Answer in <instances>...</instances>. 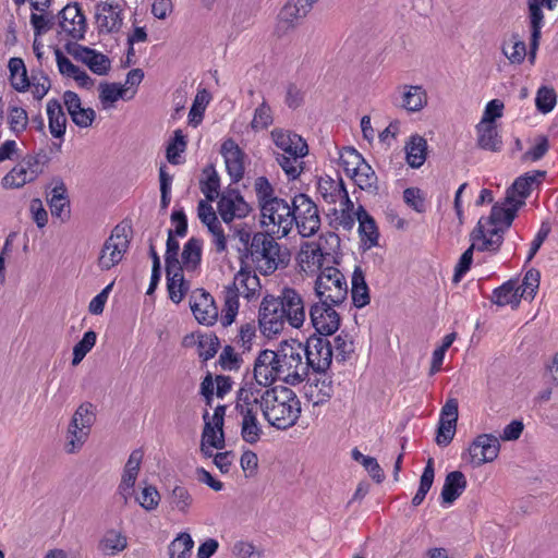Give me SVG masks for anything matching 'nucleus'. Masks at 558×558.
<instances>
[{"label": "nucleus", "mask_w": 558, "mask_h": 558, "mask_svg": "<svg viewBox=\"0 0 558 558\" xmlns=\"http://www.w3.org/2000/svg\"><path fill=\"white\" fill-rule=\"evenodd\" d=\"M262 412L265 420L278 429H287L300 416V400L295 392L284 386L264 389Z\"/></svg>", "instance_id": "obj_1"}, {"label": "nucleus", "mask_w": 558, "mask_h": 558, "mask_svg": "<svg viewBox=\"0 0 558 558\" xmlns=\"http://www.w3.org/2000/svg\"><path fill=\"white\" fill-rule=\"evenodd\" d=\"M270 137L280 150L275 154L276 161L290 180L298 179L304 170L303 158L308 154L305 140L296 133L279 128L270 132Z\"/></svg>", "instance_id": "obj_2"}, {"label": "nucleus", "mask_w": 558, "mask_h": 558, "mask_svg": "<svg viewBox=\"0 0 558 558\" xmlns=\"http://www.w3.org/2000/svg\"><path fill=\"white\" fill-rule=\"evenodd\" d=\"M274 235L269 231L256 232L247 247V257H251L263 275L274 274L279 267H284L288 262V255L281 252Z\"/></svg>", "instance_id": "obj_3"}, {"label": "nucleus", "mask_w": 558, "mask_h": 558, "mask_svg": "<svg viewBox=\"0 0 558 558\" xmlns=\"http://www.w3.org/2000/svg\"><path fill=\"white\" fill-rule=\"evenodd\" d=\"M260 225L271 234L286 236L293 228L294 216L292 202L275 198L259 207Z\"/></svg>", "instance_id": "obj_4"}, {"label": "nucleus", "mask_w": 558, "mask_h": 558, "mask_svg": "<svg viewBox=\"0 0 558 558\" xmlns=\"http://www.w3.org/2000/svg\"><path fill=\"white\" fill-rule=\"evenodd\" d=\"M281 381L288 385H299L306 379L308 372L304 362L302 342L284 341L279 345Z\"/></svg>", "instance_id": "obj_5"}, {"label": "nucleus", "mask_w": 558, "mask_h": 558, "mask_svg": "<svg viewBox=\"0 0 558 558\" xmlns=\"http://www.w3.org/2000/svg\"><path fill=\"white\" fill-rule=\"evenodd\" d=\"M318 301L340 305L347 300L349 287L344 275L336 267H325L314 286Z\"/></svg>", "instance_id": "obj_6"}, {"label": "nucleus", "mask_w": 558, "mask_h": 558, "mask_svg": "<svg viewBox=\"0 0 558 558\" xmlns=\"http://www.w3.org/2000/svg\"><path fill=\"white\" fill-rule=\"evenodd\" d=\"M130 247V238L126 227L118 225L105 241L97 260L101 270H109L117 266Z\"/></svg>", "instance_id": "obj_7"}, {"label": "nucleus", "mask_w": 558, "mask_h": 558, "mask_svg": "<svg viewBox=\"0 0 558 558\" xmlns=\"http://www.w3.org/2000/svg\"><path fill=\"white\" fill-rule=\"evenodd\" d=\"M293 226H296L299 233L303 238L314 235L320 228V217L317 205L303 193L296 194L292 198Z\"/></svg>", "instance_id": "obj_8"}, {"label": "nucleus", "mask_w": 558, "mask_h": 558, "mask_svg": "<svg viewBox=\"0 0 558 558\" xmlns=\"http://www.w3.org/2000/svg\"><path fill=\"white\" fill-rule=\"evenodd\" d=\"M304 351V362L307 368L315 373L323 374L330 367L333 356V350L330 341L323 336L310 337L305 344L302 343Z\"/></svg>", "instance_id": "obj_9"}, {"label": "nucleus", "mask_w": 558, "mask_h": 558, "mask_svg": "<svg viewBox=\"0 0 558 558\" xmlns=\"http://www.w3.org/2000/svg\"><path fill=\"white\" fill-rule=\"evenodd\" d=\"M254 378L257 387L269 388L275 381H281L279 348L265 349L259 352L254 362Z\"/></svg>", "instance_id": "obj_10"}, {"label": "nucleus", "mask_w": 558, "mask_h": 558, "mask_svg": "<svg viewBox=\"0 0 558 558\" xmlns=\"http://www.w3.org/2000/svg\"><path fill=\"white\" fill-rule=\"evenodd\" d=\"M275 301L292 328H301L306 319L305 303L302 294L293 288L284 287Z\"/></svg>", "instance_id": "obj_11"}, {"label": "nucleus", "mask_w": 558, "mask_h": 558, "mask_svg": "<svg viewBox=\"0 0 558 558\" xmlns=\"http://www.w3.org/2000/svg\"><path fill=\"white\" fill-rule=\"evenodd\" d=\"M58 34L63 39L80 40L86 32V19L77 3L65 5L58 14Z\"/></svg>", "instance_id": "obj_12"}, {"label": "nucleus", "mask_w": 558, "mask_h": 558, "mask_svg": "<svg viewBox=\"0 0 558 558\" xmlns=\"http://www.w3.org/2000/svg\"><path fill=\"white\" fill-rule=\"evenodd\" d=\"M258 323L262 332L266 337H272L280 333L288 322L279 310L275 296L267 295L263 299L259 306Z\"/></svg>", "instance_id": "obj_13"}, {"label": "nucleus", "mask_w": 558, "mask_h": 558, "mask_svg": "<svg viewBox=\"0 0 558 558\" xmlns=\"http://www.w3.org/2000/svg\"><path fill=\"white\" fill-rule=\"evenodd\" d=\"M333 306V304L318 301L310 307L312 325L319 336L327 337L339 329L340 316Z\"/></svg>", "instance_id": "obj_14"}, {"label": "nucleus", "mask_w": 558, "mask_h": 558, "mask_svg": "<svg viewBox=\"0 0 558 558\" xmlns=\"http://www.w3.org/2000/svg\"><path fill=\"white\" fill-rule=\"evenodd\" d=\"M248 275V270L241 268L234 277L231 284L227 286L223 291V310L221 315V324L227 327L230 326L239 312V296L242 295L244 290L245 278Z\"/></svg>", "instance_id": "obj_15"}, {"label": "nucleus", "mask_w": 558, "mask_h": 558, "mask_svg": "<svg viewBox=\"0 0 558 558\" xmlns=\"http://www.w3.org/2000/svg\"><path fill=\"white\" fill-rule=\"evenodd\" d=\"M251 211V207L244 201L238 190L223 192L218 202V213L226 223L234 219L245 218Z\"/></svg>", "instance_id": "obj_16"}, {"label": "nucleus", "mask_w": 558, "mask_h": 558, "mask_svg": "<svg viewBox=\"0 0 558 558\" xmlns=\"http://www.w3.org/2000/svg\"><path fill=\"white\" fill-rule=\"evenodd\" d=\"M558 0H529V17L531 24L530 59L533 61L539 45L541 31L544 25V14L541 5L553 11L557 7Z\"/></svg>", "instance_id": "obj_17"}, {"label": "nucleus", "mask_w": 558, "mask_h": 558, "mask_svg": "<svg viewBox=\"0 0 558 558\" xmlns=\"http://www.w3.org/2000/svg\"><path fill=\"white\" fill-rule=\"evenodd\" d=\"M458 421V401L449 399L441 409L435 441L447 447L453 439Z\"/></svg>", "instance_id": "obj_18"}, {"label": "nucleus", "mask_w": 558, "mask_h": 558, "mask_svg": "<svg viewBox=\"0 0 558 558\" xmlns=\"http://www.w3.org/2000/svg\"><path fill=\"white\" fill-rule=\"evenodd\" d=\"M143 457V451L135 449L131 452L124 465L121 482L118 486V495L122 498L124 505H126L134 495V486L141 470Z\"/></svg>", "instance_id": "obj_19"}, {"label": "nucleus", "mask_w": 558, "mask_h": 558, "mask_svg": "<svg viewBox=\"0 0 558 558\" xmlns=\"http://www.w3.org/2000/svg\"><path fill=\"white\" fill-rule=\"evenodd\" d=\"M190 306L198 323L213 325L218 318V308L213 296L203 289L194 291L190 298Z\"/></svg>", "instance_id": "obj_20"}, {"label": "nucleus", "mask_w": 558, "mask_h": 558, "mask_svg": "<svg viewBox=\"0 0 558 558\" xmlns=\"http://www.w3.org/2000/svg\"><path fill=\"white\" fill-rule=\"evenodd\" d=\"M197 215L199 220L207 227L209 233L213 235L216 252H225L227 248V238L213 206L206 201H199Z\"/></svg>", "instance_id": "obj_21"}, {"label": "nucleus", "mask_w": 558, "mask_h": 558, "mask_svg": "<svg viewBox=\"0 0 558 558\" xmlns=\"http://www.w3.org/2000/svg\"><path fill=\"white\" fill-rule=\"evenodd\" d=\"M511 197H506L494 204L490 208V229L507 232L511 227L518 210L520 209V202L512 203Z\"/></svg>", "instance_id": "obj_22"}, {"label": "nucleus", "mask_w": 558, "mask_h": 558, "mask_svg": "<svg viewBox=\"0 0 558 558\" xmlns=\"http://www.w3.org/2000/svg\"><path fill=\"white\" fill-rule=\"evenodd\" d=\"M264 389L253 385L245 384L238 392L235 410L241 416H257L258 410H262Z\"/></svg>", "instance_id": "obj_23"}, {"label": "nucleus", "mask_w": 558, "mask_h": 558, "mask_svg": "<svg viewBox=\"0 0 558 558\" xmlns=\"http://www.w3.org/2000/svg\"><path fill=\"white\" fill-rule=\"evenodd\" d=\"M123 22L122 9L118 4L102 2L96 7V24L99 33H118Z\"/></svg>", "instance_id": "obj_24"}, {"label": "nucleus", "mask_w": 558, "mask_h": 558, "mask_svg": "<svg viewBox=\"0 0 558 558\" xmlns=\"http://www.w3.org/2000/svg\"><path fill=\"white\" fill-rule=\"evenodd\" d=\"M221 154L229 175L234 182H239L244 175L242 150L233 140L229 138L222 143Z\"/></svg>", "instance_id": "obj_25"}, {"label": "nucleus", "mask_w": 558, "mask_h": 558, "mask_svg": "<svg viewBox=\"0 0 558 558\" xmlns=\"http://www.w3.org/2000/svg\"><path fill=\"white\" fill-rule=\"evenodd\" d=\"M544 172H529L519 177L512 185L507 190L506 197H511L512 203L520 202V208L525 204V198L530 195L532 186L539 182V178L544 177Z\"/></svg>", "instance_id": "obj_26"}, {"label": "nucleus", "mask_w": 558, "mask_h": 558, "mask_svg": "<svg viewBox=\"0 0 558 558\" xmlns=\"http://www.w3.org/2000/svg\"><path fill=\"white\" fill-rule=\"evenodd\" d=\"M300 265L305 272H319L324 269L325 254L317 243H306L299 254Z\"/></svg>", "instance_id": "obj_27"}, {"label": "nucleus", "mask_w": 558, "mask_h": 558, "mask_svg": "<svg viewBox=\"0 0 558 558\" xmlns=\"http://www.w3.org/2000/svg\"><path fill=\"white\" fill-rule=\"evenodd\" d=\"M317 190L323 199L328 204H336L341 197H347L344 182L339 175L337 179L329 175L320 177Z\"/></svg>", "instance_id": "obj_28"}, {"label": "nucleus", "mask_w": 558, "mask_h": 558, "mask_svg": "<svg viewBox=\"0 0 558 558\" xmlns=\"http://www.w3.org/2000/svg\"><path fill=\"white\" fill-rule=\"evenodd\" d=\"M51 215L60 218L62 221L69 218L70 201L64 182L58 180L56 186L51 191V197L48 198Z\"/></svg>", "instance_id": "obj_29"}, {"label": "nucleus", "mask_w": 558, "mask_h": 558, "mask_svg": "<svg viewBox=\"0 0 558 558\" xmlns=\"http://www.w3.org/2000/svg\"><path fill=\"white\" fill-rule=\"evenodd\" d=\"M488 434L476 436L469 445L463 459L472 466L480 468L488 461Z\"/></svg>", "instance_id": "obj_30"}, {"label": "nucleus", "mask_w": 558, "mask_h": 558, "mask_svg": "<svg viewBox=\"0 0 558 558\" xmlns=\"http://www.w3.org/2000/svg\"><path fill=\"white\" fill-rule=\"evenodd\" d=\"M49 131L54 138H62L66 129V116L59 100L50 99L47 102Z\"/></svg>", "instance_id": "obj_31"}, {"label": "nucleus", "mask_w": 558, "mask_h": 558, "mask_svg": "<svg viewBox=\"0 0 558 558\" xmlns=\"http://www.w3.org/2000/svg\"><path fill=\"white\" fill-rule=\"evenodd\" d=\"M167 274V288L169 298L175 304H179L186 292L189 291V283L184 280L182 267L166 269Z\"/></svg>", "instance_id": "obj_32"}, {"label": "nucleus", "mask_w": 558, "mask_h": 558, "mask_svg": "<svg viewBox=\"0 0 558 558\" xmlns=\"http://www.w3.org/2000/svg\"><path fill=\"white\" fill-rule=\"evenodd\" d=\"M466 487V480L461 471H452L447 474L441 490V498L445 504H452Z\"/></svg>", "instance_id": "obj_33"}, {"label": "nucleus", "mask_w": 558, "mask_h": 558, "mask_svg": "<svg viewBox=\"0 0 558 558\" xmlns=\"http://www.w3.org/2000/svg\"><path fill=\"white\" fill-rule=\"evenodd\" d=\"M356 220L359 221V232L362 241L367 242V247L378 245V231L373 217L364 209L363 206H359L356 210Z\"/></svg>", "instance_id": "obj_34"}, {"label": "nucleus", "mask_w": 558, "mask_h": 558, "mask_svg": "<svg viewBox=\"0 0 558 558\" xmlns=\"http://www.w3.org/2000/svg\"><path fill=\"white\" fill-rule=\"evenodd\" d=\"M427 104V94L422 86L404 85L401 107L409 112H417Z\"/></svg>", "instance_id": "obj_35"}, {"label": "nucleus", "mask_w": 558, "mask_h": 558, "mask_svg": "<svg viewBox=\"0 0 558 558\" xmlns=\"http://www.w3.org/2000/svg\"><path fill=\"white\" fill-rule=\"evenodd\" d=\"M427 143L420 135H412L405 145V159L410 167L420 168L426 160Z\"/></svg>", "instance_id": "obj_36"}, {"label": "nucleus", "mask_w": 558, "mask_h": 558, "mask_svg": "<svg viewBox=\"0 0 558 558\" xmlns=\"http://www.w3.org/2000/svg\"><path fill=\"white\" fill-rule=\"evenodd\" d=\"M518 291L519 288L515 287V283L508 281L494 290L490 302L497 306L510 305L511 308H515L522 299Z\"/></svg>", "instance_id": "obj_37"}, {"label": "nucleus", "mask_w": 558, "mask_h": 558, "mask_svg": "<svg viewBox=\"0 0 558 558\" xmlns=\"http://www.w3.org/2000/svg\"><path fill=\"white\" fill-rule=\"evenodd\" d=\"M51 158L49 154L45 149H39L37 153L33 155H26L21 165L27 171L31 179L34 181L44 173L45 169L48 167Z\"/></svg>", "instance_id": "obj_38"}, {"label": "nucleus", "mask_w": 558, "mask_h": 558, "mask_svg": "<svg viewBox=\"0 0 558 558\" xmlns=\"http://www.w3.org/2000/svg\"><path fill=\"white\" fill-rule=\"evenodd\" d=\"M203 242L197 238H191L183 246L182 251V269L187 271L195 270L202 260Z\"/></svg>", "instance_id": "obj_39"}, {"label": "nucleus", "mask_w": 558, "mask_h": 558, "mask_svg": "<svg viewBox=\"0 0 558 558\" xmlns=\"http://www.w3.org/2000/svg\"><path fill=\"white\" fill-rule=\"evenodd\" d=\"M351 296L353 304L361 308L369 303L368 287L365 281L364 272L361 267H355L352 274Z\"/></svg>", "instance_id": "obj_40"}, {"label": "nucleus", "mask_w": 558, "mask_h": 558, "mask_svg": "<svg viewBox=\"0 0 558 558\" xmlns=\"http://www.w3.org/2000/svg\"><path fill=\"white\" fill-rule=\"evenodd\" d=\"M355 184L361 189L369 193L376 194L378 191V178L374 169L364 161L359 169H356L350 175Z\"/></svg>", "instance_id": "obj_41"}, {"label": "nucleus", "mask_w": 558, "mask_h": 558, "mask_svg": "<svg viewBox=\"0 0 558 558\" xmlns=\"http://www.w3.org/2000/svg\"><path fill=\"white\" fill-rule=\"evenodd\" d=\"M11 86L17 92H25L31 86L26 66L21 58H11L8 64Z\"/></svg>", "instance_id": "obj_42"}, {"label": "nucleus", "mask_w": 558, "mask_h": 558, "mask_svg": "<svg viewBox=\"0 0 558 558\" xmlns=\"http://www.w3.org/2000/svg\"><path fill=\"white\" fill-rule=\"evenodd\" d=\"M89 434V430L70 421L66 428L65 452L70 454L78 452L88 439Z\"/></svg>", "instance_id": "obj_43"}, {"label": "nucleus", "mask_w": 558, "mask_h": 558, "mask_svg": "<svg viewBox=\"0 0 558 558\" xmlns=\"http://www.w3.org/2000/svg\"><path fill=\"white\" fill-rule=\"evenodd\" d=\"M168 501L172 510L186 514L189 513L194 499L185 486L175 485L169 493Z\"/></svg>", "instance_id": "obj_44"}, {"label": "nucleus", "mask_w": 558, "mask_h": 558, "mask_svg": "<svg viewBox=\"0 0 558 558\" xmlns=\"http://www.w3.org/2000/svg\"><path fill=\"white\" fill-rule=\"evenodd\" d=\"M204 179L199 182L202 193L209 202L215 201L219 196L220 179L213 165H208L203 170Z\"/></svg>", "instance_id": "obj_45"}, {"label": "nucleus", "mask_w": 558, "mask_h": 558, "mask_svg": "<svg viewBox=\"0 0 558 558\" xmlns=\"http://www.w3.org/2000/svg\"><path fill=\"white\" fill-rule=\"evenodd\" d=\"M126 537L114 530L106 532L99 542V550L108 556H114L126 548Z\"/></svg>", "instance_id": "obj_46"}, {"label": "nucleus", "mask_w": 558, "mask_h": 558, "mask_svg": "<svg viewBox=\"0 0 558 558\" xmlns=\"http://www.w3.org/2000/svg\"><path fill=\"white\" fill-rule=\"evenodd\" d=\"M311 10L303 8L299 0L295 2H287L279 12V21L284 23L287 27H293L305 17Z\"/></svg>", "instance_id": "obj_47"}, {"label": "nucleus", "mask_w": 558, "mask_h": 558, "mask_svg": "<svg viewBox=\"0 0 558 558\" xmlns=\"http://www.w3.org/2000/svg\"><path fill=\"white\" fill-rule=\"evenodd\" d=\"M208 412L204 414L205 426L202 434V441L215 449H223L226 446L223 428H217L210 421H207Z\"/></svg>", "instance_id": "obj_48"}, {"label": "nucleus", "mask_w": 558, "mask_h": 558, "mask_svg": "<svg viewBox=\"0 0 558 558\" xmlns=\"http://www.w3.org/2000/svg\"><path fill=\"white\" fill-rule=\"evenodd\" d=\"M34 182L23 166L17 163L2 179L1 184L4 189H20L25 184Z\"/></svg>", "instance_id": "obj_49"}, {"label": "nucleus", "mask_w": 558, "mask_h": 558, "mask_svg": "<svg viewBox=\"0 0 558 558\" xmlns=\"http://www.w3.org/2000/svg\"><path fill=\"white\" fill-rule=\"evenodd\" d=\"M262 434L263 429L257 416H242L241 436L245 442L251 445L256 444L260 439Z\"/></svg>", "instance_id": "obj_50"}, {"label": "nucleus", "mask_w": 558, "mask_h": 558, "mask_svg": "<svg viewBox=\"0 0 558 558\" xmlns=\"http://www.w3.org/2000/svg\"><path fill=\"white\" fill-rule=\"evenodd\" d=\"M194 542L189 533H180L169 545L170 558H190Z\"/></svg>", "instance_id": "obj_51"}, {"label": "nucleus", "mask_w": 558, "mask_h": 558, "mask_svg": "<svg viewBox=\"0 0 558 558\" xmlns=\"http://www.w3.org/2000/svg\"><path fill=\"white\" fill-rule=\"evenodd\" d=\"M71 422L90 432L96 422L95 405L90 402L81 403L73 413Z\"/></svg>", "instance_id": "obj_52"}, {"label": "nucleus", "mask_w": 558, "mask_h": 558, "mask_svg": "<svg viewBox=\"0 0 558 558\" xmlns=\"http://www.w3.org/2000/svg\"><path fill=\"white\" fill-rule=\"evenodd\" d=\"M28 114L25 109L11 106L8 109V124L12 133L19 136L28 125Z\"/></svg>", "instance_id": "obj_53"}, {"label": "nucleus", "mask_w": 558, "mask_h": 558, "mask_svg": "<svg viewBox=\"0 0 558 558\" xmlns=\"http://www.w3.org/2000/svg\"><path fill=\"white\" fill-rule=\"evenodd\" d=\"M99 90V99L104 108H109L113 102L124 97L126 88L117 83H101Z\"/></svg>", "instance_id": "obj_54"}, {"label": "nucleus", "mask_w": 558, "mask_h": 558, "mask_svg": "<svg viewBox=\"0 0 558 558\" xmlns=\"http://www.w3.org/2000/svg\"><path fill=\"white\" fill-rule=\"evenodd\" d=\"M272 122V110L268 102L264 99L254 111V116L251 121V128L254 131H260L270 126Z\"/></svg>", "instance_id": "obj_55"}, {"label": "nucleus", "mask_w": 558, "mask_h": 558, "mask_svg": "<svg viewBox=\"0 0 558 558\" xmlns=\"http://www.w3.org/2000/svg\"><path fill=\"white\" fill-rule=\"evenodd\" d=\"M186 138L181 130H175L173 132V138L168 144L166 155L167 159L172 165L180 163V154L186 149Z\"/></svg>", "instance_id": "obj_56"}, {"label": "nucleus", "mask_w": 558, "mask_h": 558, "mask_svg": "<svg viewBox=\"0 0 558 558\" xmlns=\"http://www.w3.org/2000/svg\"><path fill=\"white\" fill-rule=\"evenodd\" d=\"M96 332L93 330L86 331L83 339L78 341L73 348L72 365H78L86 354L94 348L96 343Z\"/></svg>", "instance_id": "obj_57"}, {"label": "nucleus", "mask_w": 558, "mask_h": 558, "mask_svg": "<svg viewBox=\"0 0 558 558\" xmlns=\"http://www.w3.org/2000/svg\"><path fill=\"white\" fill-rule=\"evenodd\" d=\"M539 281H541V272L535 269L531 268L529 269L524 278L522 280V292L521 298L525 300H533L537 293V290L539 288Z\"/></svg>", "instance_id": "obj_58"}, {"label": "nucleus", "mask_w": 558, "mask_h": 558, "mask_svg": "<svg viewBox=\"0 0 558 558\" xmlns=\"http://www.w3.org/2000/svg\"><path fill=\"white\" fill-rule=\"evenodd\" d=\"M209 94L206 89L199 90L194 99L193 106L189 112V122L193 126H197L203 118L206 106L209 102Z\"/></svg>", "instance_id": "obj_59"}, {"label": "nucleus", "mask_w": 558, "mask_h": 558, "mask_svg": "<svg viewBox=\"0 0 558 558\" xmlns=\"http://www.w3.org/2000/svg\"><path fill=\"white\" fill-rule=\"evenodd\" d=\"M365 161L363 156L353 147H345L340 155V165L351 175Z\"/></svg>", "instance_id": "obj_60"}, {"label": "nucleus", "mask_w": 558, "mask_h": 558, "mask_svg": "<svg viewBox=\"0 0 558 558\" xmlns=\"http://www.w3.org/2000/svg\"><path fill=\"white\" fill-rule=\"evenodd\" d=\"M254 190L256 193L258 206L262 207L264 204L271 199L278 198L275 195L274 186L270 184L267 178L258 177L254 182Z\"/></svg>", "instance_id": "obj_61"}, {"label": "nucleus", "mask_w": 558, "mask_h": 558, "mask_svg": "<svg viewBox=\"0 0 558 558\" xmlns=\"http://www.w3.org/2000/svg\"><path fill=\"white\" fill-rule=\"evenodd\" d=\"M337 361H345L354 352V343L348 333L341 332L333 339Z\"/></svg>", "instance_id": "obj_62"}, {"label": "nucleus", "mask_w": 558, "mask_h": 558, "mask_svg": "<svg viewBox=\"0 0 558 558\" xmlns=\"http://www.w3.org/2000/svg\"><path fill=\"white\" fill-rule=\"evenodd\" d=\"M198 355L204 361L213 359L219 349V339L214 335L202 336L198 340Z\"/></svg>", "instance_id": "obj_63"}, {"label": "nucleus", "mask_w": 558, "mask_h": 558, "mask_svg": "<svg viewBox=\"0 0 558 558\" xmlns=\"http://www.w3.org/2000/svg\"><path fill=\"white\" fill-rule=\"evenodd\" d=\"M136 501L147 511L155 510L160 502V494L153 485L146 486L136 497Z\"/></svg>", "instance_id": "obj_64"}]
</instances>
